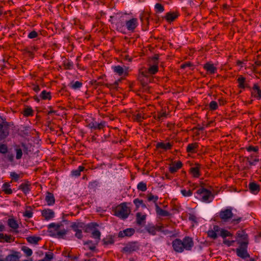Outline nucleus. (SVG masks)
Masks as SVG:
<instances>
[{
	"mask_svg": "<svg viewBox=\"0 0 261 261\" xmlns=\"http://www.w3.org/2000/svg\"><path fill=\"white\" fill-rule=\"evenodd\" d=\"M193 242L191 238L186 237L181 241L179 239H175L172 242V246L174 250L177 252H182L184 249L190 250L193 246Z\"/></svg>",
	"mask_w": 261,
	"mask_h": 261,
	"instance_id": "nucleus-1",
	"label": "nucleus"
},
{
	"mask_svg": "<svg viewBox=\"0 0 261 261\" xmlns=\"http://www.w3.org/2000/svg\"><path fill=\"white\" fill-rule=\"evenodd\" d=\"M130 212V210L125 203H121L117 206L114 210L115 215L122 219L127 218Z\"/></svg>",
	"mask_w": 261,
	"mask_h": 261,
	"instance_id": "nucleus-2",
	"label": "nucleus"
},
{
	"mask_svg": "<svg viewBox=\"0 0 261 261\" xmlns=\"http://www.w3.org/2000/svg\"><path fill=\"white\" fill-rule=\"evenodd\" d=\"M196 193L198 198L203 202H210L213 199V195L211 192L205 188H201L199 189Z\"/></svg>",
	"mask_w": 261,
	"mask_h": 261,
	"instance_id": "nucleus-3",
	"label": "nucleus"
},
{
	"mask_svg": "<svg viewBox=\"0 0 261 261\" xmlns=\"http://www.w3.org/2000/svg\"><path fill=\"white\" fill-rule=\"evenodd\" d=\"M98 224L95 223H91L87 225L86 231H91L92 237L95 239V242L98 243L100 239V232L97 229Z\"/></svg>",
	"mask_w": 261,
	"mask_h": 261,
	"instance_id": "nucleus-4",
	"label": "nucleus"
},
{
	"mask_svg": "<svg viewBox=\"0 0 261 261\" xmlns=\"http://www.w3.org/2000/svg\"><path fill=\"white\" fill-rule=\"evenodd\" d=\"M236 241L240 245L246 246L248 242L247 234L243 231H239L237 232Z\"/></svg>",
	"mask_w": 261,
	"mask_h": 261,
	"instance_id": "nucleus-5",
	"label": "nucleus"
},
{
	"mask_svg": "<svg viewBox=\"0 0 261 261\" xmlns=\"http://www.w3.org/2000/svg\"><path fill=\"white\" fill-rule=\"evenodd\" d=\"M139 24L138 20L136 18H133L128 20H125V27L128 31L133 32Z\"/></svg>",
	"mask_w": 261,
	"mask_h": 261,
	"instance_id": "nucleus-6",
	"label": "nucleus"
},
{
	"mask_svg": "<svg viewBox=\"0 0 261 261\" xmlns=\"http://www.w3.org/2000/svg\"><path fill=\"white\" fill-rule=\"evenodd\" d=\"M158 59V56H155L153 58L152 60L153 61V65L151 66L149 69L148 71H143L142 74L143 76H147V73L149 74H155L158 71V63L156 62V61Z\"/></svg>",
	"mask_w": 261,
	"mask_h": 261,
	"instance_id": "nucleus-7",
	"label": "nucleus"
},
{
	"mask_svg": "<svg viewBox=\"0 0 261 261\" xmlns=\"http://www.w3.org/2000/svg\"><path fill=\"white\" fill-rule=\"evenodd\" d=\"M247 245H240L239 247L236 249V253L238 256L242 258H246L249 257V255L247 250Z\"/></svg>",
	"mask_w": 261,
	"mask_h": 261,
	"instance_id": "nucleus-8",
	"label": "nucleus"
},
{
	"mask_svg": "<svg viewBox=\"0 0 261 261\" xmlns=\"http://www.w3.org/2000/svg\"><path fill=\"white\" fill-rule=\"evenodd\" d=\"M220 217L224 221H228L233 217V214L231 210L227 208L221 211L220 213Z\"/></svg>",
	"mask_w": 261,
	"mask_h": 261,
	"instance_id": "nucleus-9",
	"label": "nucleus"
},
{
	"mask_svg": "<svg viewBox=\"0 0 261 261\" xmlns=\"http://www.w3.org/2000/svg\"><path fill=\"white\" fill-rule=\"evenodd\" d=\"M106 125V122L105 121H100V122H98L95 120H93L90 122L88 126L91 128L93 129H100L104 127Z\"/></svg>",
	"mask_w": 261,
	"mask_h": 261,
	"instance_id": "nucleus-10",
	"label": "nucleus"
},
{
	"mask_svg": "<svg viewBox=\"0 0 261 261\" xmlns=\"http://www.w3.org/2000/svg\"><path fill=\"white\" fill-rule=\"evenodd\" d=\"M9 135V127L6 122L0 124V139H4Z\"/></svg>",
	"mask_w": 261,
	"mask_h": 261,
	"instance_id": "nucleus-11",
	"label": "nucleus"
},
{
	"mask_svg": "<svg viewBox=\"0 0 261 261\" xmlns=\"http://www.w3.org/2000/svg\"><path fill=\"white\" fill-rule=\"evenodd\" d=\"M219 226H214L213 228L207 231V234L212 239H216L219 236Z\"/></svg>",
	"mask_w": 261,
	"mask_h": 261,
	"instance_id": "nucleus-12",
	"label": "nucleus"
},
{
	"mask_svg": "<svg viewBox=\"0 0 261 261\" xmlns=\"http://www.w3.org/2000/svg\"><path fill=\"white\" fill-rule=\"evenodd\" d=\"M113 69L114 71L119 75H125L127 72V68L125 66L123 67L118 65L113 67Z\"/></svg>",
	"mask_w": 261,
	"mask_h": 261,
	"instance_id": "nucleus-13",
	"label": "nucleus"
},
{
	"mask_svg": "<svg viewBox=\"0 0 261 261\" xmlns=\"http://www.w3.org/2000/svg\"><path fill=\"white\" fill-rule=\"evenodd\" d=\"M135 233V229L133 228H127L119 232V237L123 238L125 237H130Z\"/></svg>",
	"mask_w": 261,
	"mask_h": 261,
	"instance_id": "nucleus-14",
	"label": "nucleus"
},
{
	"mask_svg": "<svg viewBox=\"0 0 261 261\" xmlns=\"http://www.w3.org/2000/svg\"><path fill=\"white\" fill-rule=\"evenodd\" d=\"M203 67L207 72L211 74L215 73L217 70V68L214 66V65L210 62L206 63L204 64Z\"/></svg>",
	"mask_w": 261,
	"mask_h": 261,
	"instance_id": "nucleus-15",
	"label": "nucleus"
},
{
	"mask_svg": "<svg viewBox=\"0 0 261 261\" xmlns=\"http://www.w3.org/2000/svg\"><path fill=\"white\" fill-rule=\"evenodd\" d=\"M146 215L141 213H138L136 214L137 222L139 225H142L145 223Z\"/></svg>",
	"mask_w": 261,
	"mask_h": 261,
	"instance_id": "nucleus-16",
	"label": "nucleus"
},
{
	"mask_svg": "<svg viewBox=\"0 0 261 261\" xmlns=\"http://www.w3.org/2000/svg\"><path fill=\"white\" fill-rule=\"evenodd\" d=\"M42 215L47 220L50 219L54 217V212L49 209L43 210L42 212Z\"/></svg>",
	"mask_w": 261,
	"mask_h": 261,
	"instance_id": "nucleus-17",
	"label": "nucleus"
},
{
	"mask_svg": "<svg viewBox=\"0 0 261 261\" xmlns=\"http://www.w3.org/2000/svg\"><path fill=\"white\" fill-rule=\"evenodd\" d=\"M182 166V163L179 161L176 163H173L169 168V170L171 173H174L180 169Z\"/></svg>",
	"mask_w": 261,
	"mask_h": 261,
	"instance_id": "nucleus-18",
	"label": "nucleus"
},
{
	"mask_svg": "<svg viewBox=\"0 0 261 261\" xmlns=\"http://www.w3.org/2000/svg\"><path fill=\"white\" fill-rule=\"evenodd\" d=\"M248 187L250 191L254 194H256L259 191V185L254 182H250Z\"/></svg>",
	"mask_w": 261,
	"mask_h": 261,
	"instance_id": "nucleus-19",
	"label": "nucleus"
},
{
	"mask_svg": "<svg viewBox=\"0 0 261 261\" xmlns=\"http://www.w3.org/2000/svg\"><path fill=\"white\" fill-rule=\"evenodd\" d=\"M200 165L198 164H196L195 166L191 168V172L193 176L198 177L199 176V169Z\"/></svg>",
	"mask_w": 261,
	"mask_h": 261,
	"instance_id": "nucleus-20",
	"label": "nucleus"
},
{
	"mask_svg": "<svg viewBox=\"0 0 261 261\" xmlns=\"http://www.w3.org/2000/svg\"><path fill=\"white\" fill-rule=\"evenodd\" d=\"M74 231H75V237L78 239H82L83 237L82 230L78 228V225L76 223H74L71 225Z\"/></svg>",
	"mask_w": 261,
	"mask_h": 261,
	"instance_id": "nucleus-21",
	"label": "nucleus"
},
{
	"mask_svg": "<svg viewBox=\"0 0 261 261\" xmlns=\"http://www.w3.org/2000/svg\"><path fill=\"white\" fill-rule=\"evenodd\" d=\"M45 201L48 205H52L55 203V198L53 194L47 193L45 197Z\"/></svg>",
	"mask_w": 261,
	"mask_h": 261,
	"instance_id": "nucleus-22",
	"label": "nucleus"
},
{
	"mask_svg": "<svg viewBox=\"0 0 261 261\" xmlns=\"http://www.w3.org/2000/svg\"><path fill=\"white\" fill-rule=\"evenodd\" d=\"M67 230L62 226L54 236L58 238H63L66 234Z\"/></svg>",
	"mask_w": 261,
	"mask_h": 261,
	"instance_id": "nucleus-23",
	"label": "nucleus"
},
{
	"mask_svg": "<svg viewBox=\"0 0 261 261\" xmlns=\"http://www.w3.org/2000/svg\"><path fill=\"white\" fill-rule=\"evenodd\" d=\"M63 226L62 224H55V223H51L49 225V228L52 229L51 231H52L54 234L56 233L58 230L60 229V228Z\"/></svg>",
	"mask_w": 261,
	"mask_h": 261,
	"instance_id": "nucleus-24",
	"label": "nucleus"
},
{
	"mask_svg": "<svg viewBox=\"0 0 261 261\" xmlns=\"http://www.w3.org/2000/svg\"><path fill=\"white\" fill-rule=\"evenodd\" d=\"M171 145L169 143L160 142L156 144V147L164 150H168L171 148Z\"/></svg>",
	"mask_w": 261,
	"mask_h": 261,
	"instance_id": "nucleus-25",
	"label": "nucleus"
},
{
	"mask_svg": "<svg viewBox=\"0 0 261 261\" xmlns=\"http://www.w3.org/2000/svg\"><path fill=\"white\" fill-rule=\"evenodd\" d=\"M82 83L79 81H72L69 85V86L74 90H77L80 89L82 87Z\"/></svg>",
	"mask_w": 261,
	"mask_h": 261,
	"instance_id": "nucleus-26",
	"label": "nucleus"
},
{
	"mask_svg": "<svg viewBox=\"0 0 261 261\" xmlns=\"http://www.w3.org/2000/svg\"><path fill=\"white\" fill-rule=\"evenodd\" d=\"M161 226L155 227L154 226H149L147 228L148 232L152 235H154L155 234L156 231H161Z\"/></svg>",
	"mask_w": 261,
	"mask_h": 261,
	"instance_id": "nucleus-27",
	"label": "nucleus"
},
{
	"mask_svg": "<svg viewBox=\"0 0 261 261\" xmlns=\"http://www.w3.org/2000/svg\"><path fill=\"white\" fill-rule=\"evenodd\" d=\"M97 244L98 243H96L95 241L94 242H92V241H88L84 242V244L85 245H87V247L91 250H93L95 248Z\"/></svg>",
	"mask_w": 261,
	"mask_h": 261,
	"instance_id": "nucleus-28",
	"label": "nucleus"
},
{
	"mask_svg": "<svg viewBox=\"0 0 261 261\" xmlns=\"http://www.w3.org/2000/svg\"><path fill=\"white\" fill-rule=\"evenodd\" d=\"M0 241L6 242H11L13 241L12 238L10 236L4 234L0 233Z\"/></svg>",
	"mask_w": 261,
	"mask_h": 261,
	"instance_id": "nucleus-29",
	"label": "nucleus"
},
{
	"mask_svg": "<svg viewBox=\"0 0 261 261\" xmlns=\"http://www.w3.org/2000/svg\"><path fill=\"white\" fill-rule=\"evenodd\" d=\"M41 238L39 237L31 236L27 238V241L31 244H37Z\"/></svg>",
	"mask_w": 261,
	"mask_h": 261,
	"instance_id": "nucleus-30",
	"label": "nucleus"
},
{
	"mask_svg": "<svg viewBox=\"0 0 261 261\" xmlns=\"http://www.w3.org/2000/svg\"><path fill=\"white\" fill-rule=\"evenodd\" d=\"M219 236H220L222 238H225L231 235V234L227 230L224 229H221L219 227Z\"/></svg>",
	"mask_w": 261,
	"mask_h": 261,
	"instance_id": "nucleus-31",
	"label": "nucleus"
},
{
	"mask_svg": "<svg viewBox=\"0 0 261 261\" xmlns=\"http://www.w3.org/2000/svg\"><path fill=\"white\" fill-rule=\"evenodd\" d=\"M8 225L9 226L13 229H16L18 227V225L14 219H9L8 220Z\"/></svg>",
	"mask_w": 261,
	"mask_h": 261,
	"instance_id": "nucleus-32",
	"label": "nucleus"
},
{
	"mask_svg": "<svg viewBox=\"0 0 261 261\" xmlns=\"http://www.w3.org/2000/svg\"><path fill=\"white\" fill-rule=\"evenodd\" d=\"M20 189L25 194L30 191V186L28 183L22 184L20 186Z\"/></svg>",
	"mask_w": 261,
	"mask_h": 261,
	"instance_id": "nucleus-33",
	"label": "nucleus"
},
{
	"mask_svg": "<svg viewBox=\"0 0 261 261\" xmlns=\"http://www.w3.org/2000/svg\"><path fill=\"white\" fill-rule=\"evenodd\" d=\"M198 145L196 143L190 144L187 147V151L188 152H194L195 149L197 147Z\"/></svg>",
	"mask_w": 261,
	"mask_h": 261,
	"instance_id": "nucleus-34",
	"label": "nucleus"
},
{
	"mask_svg": "<svg viewBox=\"0 0 261 261\" xmlns=\"http://www.w3.org/2000/svg\"><path fill=\"white\" fill-rule=\"evenodd\" d=\"M10 185L9 183H5L3 184V190L7 194L12 193V190L10 188Z\"/></svg>",
	"mask_w": 261,
	"mask_h": 261,
	"instance_id": "nucleus-35",
	"label": "nucleus"
},
{
	"mask_svg": "<svg viewBox=\"0 0 261 261\" xmlns=\"http://www.w3.org/2000/svg\"><path fill=\"white\" fill-rule=\"evenodd\" d=\"M40 97L43 99H50L51 97L50 93L46 92L45 90L41 92Z\"/></svg>",
	"mask_w": 261,
	"mask_h": 261,
	"instance_id": "nucleus-36",
	"label": "nucleus"
},
{
	"mask_svg": "<svg viewBox=\"0 0 261 261\" xmlns=\"http://www.w3.org/2000/svg\"><path fill=\"white\" fill-rule=\"evenodd\" d=\"M167 114L165 112H160L157 115H155V118L159 120H162L166 117Z\"/></svg>",
	"mask_w": 261,
	"mask_h": 261,
	"instance_id": "nucleus-37",
	"label": "nucleus"
},
{
	"mask_svg": "<svg viewBox=\"0 0 261 261\" xmlns=\"http://www.w3.org/2000/svg\"><path fill=\"white\" fill-rule=\"evenodd\" d=\"M177 15L174 13H168L166 15V19L168 21H173L176 17Z\"/></svg>",
	"mask_w": 261,
	"mask_h": 261,
	"instance_id": "nucleus-38",
	"label": "nucleus"
},
{
	"mask_svg": "<svg viewBox=\"0 0 261 261\" xmlns=\"http://www.w3.org/2000/svg\"><path fill=\"white\" fill-rule=\"evenodd\" d=\"M53 256L54 255L52 253L48 252L46 253L45 257L43 259L39 260V261H51L53 258Z\"/></svg>",
	"mask_w": 261,
	"mask_h": 261,
	"instance_id": "nucleus-39",
	"label": "nucleus"
},
{
	"mask_svg": "<svg viewBox=\"0 0 261 261\" xmlns=\"http://www.w3.org/2000/svg\"><path fill=\"white\" fill-rule=\"evenodd\" d=\"M84 169L83 166H79L77 169L72 171L71 174L73 176H79Z\"/></svg>",
	"mask_w": 261,
	"mask_h": 261,
	"instance_id": "nucleus-40",
	"label": "nucleus"
},
{
	"mask_svg": "<svg viewBox=\"0 0 261 261\" xmlns=\"http://www.w3.org/2000/svg\"><path fill=\"white\" fill-rule=\"evenodd\" d=\"M180 192L184 197H190L192 195V192L190 190L182 189Z\"/></svg>",
	"mask_w": 261,
	"mask_h": 261,
	"instance_id": "nucleus-41",
	"label": "nucleus"
},
{
	"mask_svg": "<svg viewBox=\"0 0 261 261\" xmlns=\"http://www.w3.org/2000/svg\"><path fill=\"white\" fill-rule=\"evenodd\" d=\"M137 188L139 190L144 192L147 189L146 185L143 182H140L138 184Z\"/></svg>",
	"mask_w": 261,
	"mask_h": 261,
	"instance_id": "nucleus-42",
	"label": "nucleus"
},
{
	"mask_svg": "<svg viewBox=\"0 0 261 261\" xmlns=\"http://www.w3.org/2000/svg\"><path fill=\"white\" fill-rule=\"evenodd\" d=\"M218 107V103L215 101H212L209 104V108L210 110L214 111L216 110Z\"/></svg>",
	"mask_w": 261,
	"mask_h": 261,
	"instance_id": "nucleus-43",
	"label": "nucleus"
},
{
	"mask_svg": "<svg viewBox=\"0 0 261 261\" xmlns=\"http://www.w3.org/2000/svg\"><path fill=\"white\" fill-rule=\"evenodd\" d=\"M253 91L254 93L256 96H258L259 98L261 97V90L259 88L258 86L255 85L253 87Z\"/></svg>",
	"mask_w": 261,
	"mask_h": 261,
	"instance_id": "nucleus-44",
	"label": "nucleus"
},
{
	"mask_svg": "<svg viewBox=\"0 0 261 261\" xmlns=\"http://www.w3.org/2000/svg\"><path fill=\"white\" fill-rule=\"evenodd\" d=\"M19 257L14 254H11L6 257L7 261H18Z\"/></svg>",
	"mask_w": 261,
	"mask_h": 261,
	"instance_id": "nucleus-45",
	"label": "nucleus"
},
{
	"mask_svg": "<svg viewBox=\"0 0 261 261\" xmlns=\"http://www.w3.org/2000/svg\"><path fill=\"white\" fill-rule=\"evenodd\" d=\"M245 78L242 76H240L238 78V81L239 86L240 87H241V88L245 87Z\"/></svg>",
	"mask_w": 261,
	"mask_h": 261,
	"instance_id": "nucleus-46",
	"label": "nucleus"
},
{
	"mask_svg": "<svg viewBox=\"0 0 261 261\" xmlns=\"http://www.w3.org/2000/svg\"><path fill=\"white\" fill-rule=\"evenodd\" d=\"M23 216L28 218H31L33 216V213L31 210H26L23 213Z\"/></svg>",
	"mask_w": 261,
	"mask_h": 261,
	"instance_id": "nucleus-47",
	"label": "nucleus"
},
{
	"mask_svg": "<svg viewBox=\"0 0 261 261\" xmlns=\"http://www.w3.org/2000/svg\"><path fill=\"white\" fill-rule=\"evenodd\" d=\"M154 7L156 12L159 13H161L163 12L164 10L163 6L161 4L159 3L156 4Z\"/></svg>",
	"mask_w": 261,
	"mask_h": 261,
	"instance_id": "nucleus-48",
	"label": "nucleus"
},
{
	"mask_svg": "<svg viewBox=\"0 0 261 261\" xmlns=\"http://www.w3.org/2000/svg\"><path fill=\"white\" fill-rule=\"evenodd\" d=\"M22 250L25 254L28 256H31L33 253L32 250L28 247H24Z\"/></svg>",
	"mask_w": 261,
	"mask_h": 261,
	"instance_id": "nucleus-49",
	"label": "nucleus"
},
{
	"mask_svg": "<svg viewBox=\"0 0 261 261\" xmlns=\"http://www.w3.org/2000/svg\"><path fill=\"white\" fill-rule=\"evenodd\" d=\"M16 158L17 159H21V157H22V150L21 149H20V148H17L16 149Z\"/></svg>",
	"mask_w": 261,
	"mask_h": 261,
	"instance_id": "nucleus-50",
	"label": "nucleus"
},
{
	"mask_svg": "<svg viewBox=\"0 0 261 261\" xmlns=\"http://www.w3.org/2000/svg\"><path fill=\"white\" fill-rule=\"evenodd\" d=\"M32 113L33 111L31 108H27L24 111V115L27 116L32 115Z\"/></svg>",
	"mask_w": 261,
	"mask_h": 261,
	"instance_id": "nucleus-51",
	"label": "nucleus"
},
{
	"mask_svg": "<svg viewBox=\"0 0 261 261\" xmlns=\"http://www.w3.org/2000/svg\"><path fill=\"white\" fill-rule=\"evenodd\" d=\"M7 151V147L6 145L2 144L0 145V152L5 153Z\"/></svg>",
	"mask_w": 261,
	"mask_h": 261,
	"instance_id": "nucleus-52",
	"label": "nucleus"
},
{
	"mask_svg": "<svg viewBox=\"0 0 261 261\" xmlns=\"http://www.w3.org/2000/svg\"><path fill=\"white\" fill-rule=\"evenodd\" d=\"M38 35L36 31H32L28 35V37L31 39H33L36 38Z\"/></svg>",
	"mask_w": 261,
	"mask_h": 261,
	"instance_id": "nucleus-53",
	"label": "nucleus"
},
{
	"mask_svg": "<svg viewBox=\"0 0 261 261\" xmlns=\"http://www.w3.org/2000/svg\"><path fill=\"white\" fill-rule=\"evenodd\" d=\"M11 177L13 178L15 181H17L19 178V175L15 172H12L10 173Z\"/></svg>",
	"mask_w": 261,
	"mask_h": 261,
	"instance_id": "nucleus-54",
	"label": "nucleus"
},
{
	"mask_svg": "<svg viewBox=\"0 0 261 261\" xmlns=\"http://www.w3.org/2000/svg\"><path fill=\"white\" fill-rule=\"evenodd\" d=\"M123 250L125 252H130L131 251L134 250L132 246L130 245H127L125 246V247L123 248Z\"/></svg>",
	"mask_w": 261,
	"mask_h": 261,
	"instance_id": "nucleus-55",
	"label": "nucleus"
},
{
	"mask_svg": "<svg viewBox=\"0 0 261 261\" xmlns=\"http://www.w3.org/2000/svg\"><path fill=\"white\" fill-rule=\"evenodd\" d=\"M234 242V241H229L227 239H224L223 240V243L228 246H232Z\"/></svg>",
	"mask_w": 261,
	"mask_h": 261,
	"instance_id": "nucleus-56",
	"label": "nucleus"
},
{
	"mask_svg": "<svg viewBox=\"0 0 261 261\" xmlns=\"http://www.w3.org/2000/svg\"><path fill=\"white\" fill-rule=\"evenodd\" d=\"M134 203L137 207H139L141 204L143 203V201L137 198L134 200Z\"/></svg>",
	"mask_w": 261,
	"mask_h": 261,
	"instance_id": "nucleus-57",
	"label": "nucleus"
},
{
	"mask_svg": "<svg viewBox=\"0 0 261 261\" xmlns=\"http://www.w3.org/2000/svg\"><path fill=\"white\" fill-rule=\"evenodd\" d=\"M116 25H117V29L119 31H121L122 32L123 30V28H124V25L122 24V23H116Z\"/></svg>",
	"mask_w": 261,
	"mask_h": 261,
	"instance_id": "nucleus-58",
	"label": "nucleus"
},
{
	"mask_svg": "<svg viewBox=\"0 0 261 261\" xmlns=\"http://www.w3.org/2000/svg\"><path fill=\"white\" fill-rule=\"evenodd\" d=\"M158 199V197L156 196L150 195L148 196V199L149 201H156Z\"/></svg>",
	"mask_w": 261,
	"mask_h": 261,
	"instance_id": "nucleus-59",
	"label": "nucleus"
},
{
	"mask_svg": "<svg viewBox=\"0 0 261 261\" xmlns=\"http://www.w3.org/2000/svg\"><path fill=\"white\" fill-rule=\"evenodd\" d=\"M258 147H253V146H249L248 148H247V150L248 151H254V152H256L258 151Z\"/></svg>",
	"mask_w": 261,
	"mask_h": 261,
	"instance_id": "nucleus-60",
	"label": "nucleus"
},
{
	"mask_svg": "<svg viewBox=\"0 0 261 261\" xmlns=\"http://www.w3.org/2000/svg\"><path fill=\"white\" fill-rule=\"evenodd\" d=\"M157 213L162 216H166L167 212L162 209L159 208L157 210Z\"/></svg>",
	"mask_w": 261,
	"mask_h": 261,
	"instance_id": "nucleus-61",
	"label": "nucleus"
},
{
	"mask_svg": "<svg viewBox=\"0 0 261 261\" xmlns=\"http://www.w3.org/2000/svg\"><path fill=\"white\" fill-rule=\"evenodd\" d=\"M191 66V63H185V64H184L182 65H181V67L182 68H185L187 67H189Z\"/></svg>",
	"mask_w": 261,
	"mask_h": 261,
	"instance_id": "nucleus-62",
	"label": "nucleus"
},
{
	"mask_svg": "<svg viewBox=\"0 0 261 261\" xmlns=\"http://www.w3.org/2000/svg\"><path fill=\"white\" fill-rule=\"evenodd\" d=\"M33 89L36 92H38L39 91H40V88L38 85L34 86L33 87Z\"/></svg>",
	"mask_w": 261,
	"mask_h": 261,
	"instance_id": "nucleus-63",
	"label": "nucleus"
},
{
	"mask_svg": "<svg viewBox=\"0 0 261 261\" xmlns=\"http://www.w3.org/2000/svg\"><path fill=\"white\" fill-rule=\"evenodd\" d=\"M258 161H259V160H258V159H255L253 161H252V162H249V164H250V165H255V164H256V162H258Z\"/></svg>",
	"mask_w": 261,
	"mask_h": 261,
	"instance_id": "nucleus-64",
	"label": "nucleus"
}]
</instances>
